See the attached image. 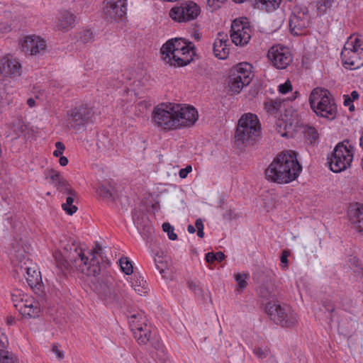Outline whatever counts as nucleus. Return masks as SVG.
Masks as SVG:
<instances>
[{
    "label": "nucleus",
    "instance_id": "nucleus-1",
    "mask_svg": "<svg viewBox=\"0 0 363 363\" xmlns=\"http://www.w3.org/2000/svg\"><path fill=\"white\" fill-rule=\"evenodd\" d=\"M62 247L63 252L55 251L53 253L58 267H67L69 262L77 271L88 277L99 274L101 269V261H103L101 246L96 245L94 250L86 252L74 241L69 240Z\"/></svg>",
    "mask_w": 363,
    "mask_h": 363
},
{
    "label": "nucleus",
    "instance_id": "nucleus-2",
    "mask_svg": "<svg viewBox=\"0 0 363 363\" xmlns=\"http://www.w3.org/2000/svg\"><path fill=\"white\" fill-rule=\"evenodd\" d=\"M301 171L296 153L289 151L279 154L265 171L266 178L278 184H288L294 181Z\"/></svg>",
    "mask_w": 363,
    "mask_h": 363
},
{
    "label": "nucleus",
    "instance_id": "nucleus-3",
    "mask_svg": "<svg viewBox=\"0 0 363 363\" xmlns=\"http://www.w3.org/2000/svg\"><path fill=\"white\" fill-rule=\"evenodd\" d=\"M161 54L163 60L171 66L184 67L193 60L194 45L184 38H176L162 45Z\"/></svg>",
    "mask_w": 363,
    "mask_h": 363
},
{
    "label": "nucleus",
    "instance_id": "nucleus-4",
    "mask_svg": "<svg viewBox=\"0 0 363 363\" xmlns=\"http://www.w3.org/2000/svg\"><path fill=\"white\" fill-rule=\"evenodd\" d=\"M261 125L258 117L253 113H245L238 121L235 134V145L240 150L254 145L259 138Z\"/></svg>",
    "mask_w": 363,
    "mask_h": 363
},
{
    "label": "nucleus",
    "instance_id": "nucleus-5",
    "mask_svg": "<svg viewBox=\"0 0 363 363\" xmlns=\"http://www.w3.org/2000/svg\"><path fill=\"white\" fill-rule=\"evenodd\" d=\"M129 325L134 337L139 344L145 345L151 342L152 345L162 353L160 358L164 359V350L162 344L158 340H153L150 328L147 324L146 317L143 313H137L129 317Z\"/></svg>",
    "mask_w": 363,
    "mask_h": 363
},
{
    "label": "nucleus",
    "instance_id": "nucleus-6",
    "mask_svg": "<svg viewBox=\"0 0 363 363\" xmlns=\"http://www.w3.org/2000/svg\"><path fill=\"white\" fill-rule=\"evenodd\" d=\"M309 102L313 111L319 116L329 120L335 118L337 106L329 91L317 87L310 94Z\"/></svg>",
    "mask_w": 363,
    "mask_h": 363
},
{
    "label": "nucleus",
    "instance_id": "nucleus-7",
    "mask_svg": "<svg viewBox=\"0 0 363 363\" xmlns=\"http://www.w3.org/2000/svg\"><path fill=\"white\" fill-rule=\"evenodd\" d=\"M354 156V147L348 140L337 143L330 156L328 157L330 169L341 172L350 167Z\"/></svg>",
    "mask_w": 363,
    "mask_h": 363
},
{
    "label": "nucleus",
    "instance_id": "nucleus-8",
    "mask_svg": "<svg viewBox=\"0 0 363 363\" xmlns=\"http://www.w3.org/2000/svg\"><path fill=\"white\" fill-rule=\"evenodd\" d=\"M344 66L350 69H357L363 66V43L358 36L351 35L345 43L341 52Z\"/></svg>",
    "mask_w": 363,
    "mask_h": 363
},
{
    "label": "nucleus",
    "instance_id": "nucleus-9",
    "mask_svg": "<svg viewBox=\"0 0 363 363\" xmlns=\"http://www.w3.org/2000/svg\"><path fill=\"white\" fill-rule=\"evenodd\" d=\"M267 313L272 320L285 328H293L298 324L296 313L286 304L269 303L266 307Z\"/></svg>",
    "mask_w": 363,
    "mask_h": 363
},
{
    "label": "nucleus",
    "instance_id": "nucleus-10",
    "mask_svg": "<svg viewBox=\"0 0 363 363\" xmlns=\"http://www.w3.org/2000/svg\"><path fill=\"white\" fill-rule=\"evenodd\" d=\"M252 67L249 63L242 62L231 68L229 74L230 90L238 94L244 86L248 85L252 79Z\"/></svg>",
    "mask_w": 363,
    "mask_h": 363
},
{
    "label": "nucleus",
    "instance_id": "nucleus-11",
    "mask_svg": "<svg viewBox=\"0 0 363 363\" xmlns=\"http://www.w3.org/2000/svg\"><path fill=\"white\" fill-rule=\"evenodd\" d=\"M311 16L306 6L296 5L294 6L290 18V32L294 35H301L306 33L310 24Z\"/></svg>",
    "mask_w": 363,
    "mask_h": 363
},
{
    "label": "nucleus",
    "instance_id": "nucleus-12",
    "mask_svg": "<svg viewBox=\"0 0 363 363\" xmlns=\"http://www.w3.org/2000/svg\"><path fill=\"white\" fill-rule=\"evenodd\" d=\"M15 257L21 263L19 269L26 279L29 286L32 289L36 287L41 283L40 272L38 270L35 264L27 257L23 255L20 250H15Z\"/></svg>",
    "mask_w": 363,
    "mask_h": 363
},
{
    "label": "nucleus",
    "instance_id": "nucleus-13",
    "mask_svg": "<svg viewBox=\"0 0 363 363\" xmlns=\"http://www.w3.org/2000/svg\"><path fill=\"white\" fill-rule=\"evenodd\" d=\"M174 104H162L154 108L153 119L158 127L167 130H176Z\"/></svg>",
    "mask_w": 363,
    "mask_h": 363
},
{
    "label": "nucleus",
    "instance_id": "nucleus-14",
    "mask_svg": "<svg viewBox=\"0 0 363 363\" xmlns=\"http://www.w3.org/2000/svg\"><path fill=\"white\" fill-rule=\"evenodd\" d=\"M251 35L252 29L247 18H236L233 21L230 38L235 45H245L249 43Z\"/></svg>",
    "mask_w": 363,
    "mask_h": 363
},
{
    "label": "nucleus",
    "instance_id": "nucleus-15",
    "mask_svg": "<svg viewBox=\"0 0 363 363\" xmlns=\"http://www.w3.org/2000/svg\"><path fill=\"white\" fill-rule=\"evenodd\" d=\"M173 112L176 123V130L191 127L198 120V112L193 106L174 104Z\"/></svg>",
    "mask_w": 363,
    "mask_h": 363
},
{
    "label": "nucleus",
    "instance_id": "nucleus-16",
    "mask_svg": "<svg viewBox=\"0 0 363 363\" xmlns=\"http://www.w3.org/2000/svg\"><path fill=\"white\" fill-rule=\"evenodd\" d=\"M267 57L271 64L279 69H286L293 60L292 54L289 48L275 45L269 48Z\"/></svg>",
    "mask_w": 363,
    "mask_h": 363
},
{
    "label": "nucleus",
    "instance_id": "nucleus-17",
    "mask_svg": "<svg viewBox=\"0 0 363 363\" xmlns=\"http://www.w3.org/2000/svg\"><path fill=\"white\" fill-rule=\"evenodd\" d=\"M200 13V8L193 1L181 4L179 6L173 7L169 11V16L175 21L182 23L194 20Z\"/></svg>",
    "mask_w": 363,
    "mask_h": 363
},
{
    "label": "nucleus",
    "instance_id": "nucleus-18",
    "mask_svg": "<svg viewBox=\"0 0 363 363\" xmlns=\"http://www.w3.org/2000/svg\"><path fill=\"white\" fill-rule=\"evenodd\" d=\"M93 116L91 108L82 105L67 112L68 123L72 128L79 130Z\"/></svg>",
    "mask_w": 363,
    "mask_h": 363
},
{
    "label": "nucleus",
    "instance_id": "nucleus-19",
    "mask_svg": "<svg viewBox=\"0 0 363 363\" xmlns=\"http://www.w3.org/2000/svg\"><path fill=\"white\" fill-rule=\"evenodd\" d=\"M127 11V0H105L104 14L108 21H118Z\"/></svg>",
    "mask_w": 363,
    "mask_h": 363
},
{
    "label": "nucleus",
    "instance_id": "nucleus-20",
    "mask_svg": "<svg viewBox=\"0 0 363 363\" xmlns=\"http://www.w3.org/2000/svg\"><path fill=\"white\" fill-rule=\"evenodd\" d=\"M20 62L11 55L3 57L0 60V74L3 77L15 78L21 75Z\"/></svg>",
    "mask_w": 363,
    "mask_h": 363
},
{
    "label": "nucleus",
    "instance_id": "nucleus-21",
    "mask_svg": "<svg viewBox=\"0 0 363 363\" xmlns=\"http://www.w3.org/2000/svg\"><path fill=\"white\" fill-rule=\"evenodd\" d=\"M21 47L22 51L26 54L36 55L45 50L46 44L45 41L38 36L28 35L21 40Z\"/></svg>",
    "mask_w": 363,
    "mask_h": 363
},
{
    "label": "nucleus",
    "instance_id": "nucleus-22",
    "mask_svg": "<svg viewBox=\"0 0 363 363\" xmlns=\"http://www.w3.org/2000/svg\"><path fill=\"white\" fill-rule=\"evenodd\" d=\"M347 215L351 228L357 233H363V204L356 203L351 205Z\"/></svg>",
    "mask_w": 363,
    "mask_h": 363
},
{
    "label": "nucleus",
    "instance_id": "nucleus-23",
    "mask_svg": "<svg viewBox=\"0 0 363 363\" xmlns=\"http://www.w3.org/2000/svg\"><path fill=\"white\" fill-rule=\"evenodd\" d=\"M16 310L25 317L35 318L40 315V309L39 303L34 300L33 297L26 296L23 303H19L16 306Z\"/></svg>",
    "mask_w": 363,
    "mask_h": 363
},
{
    "label": "nucleus",
    "instance_id": "nucleus-24",
    "mask_svg": "<svg viewBox=\"0 0 363 363\" xmlns=\"http://www.w3.org/2000/svg\"><path fill=\"white\" fill-rule=\"evenodd\" d=\"M227 42V35L219 33L213 43V53L217 58L225 60L228 57L230 50Z\"/></svg>",
    "mask_w": 363,
    "mask_h": 363
},
{
    "label": "nucleus",
    "instance_id": "nucleus-25",
    "mask_svg": "<svg viewBox=\"0 0 363 363\" xmlns=\"http://www.w3.org/2000/svg\"><path fill=\"white\" fill-rule=\"evenodd\" d=\"M76 16L69 11H60L56 21V26L59 30L67 32L75 24Z\"/></svg>",
    "mask_w": 363,
    "mask_h": 363
},
{
    "label": "nucleus",
    "instance_id": "nucleus-26",
    "mask_svg": "<svg viewBox=\"0 0 363 363\" xmlns=\"http://www.w3.org/2000/svg\"><path fill=\"white\" fill-rule=\"evenodd\" d=\"M28 134V127L22 119L17 118L12 123L9 128V136L12 140L21 138L26 140Z\"/></svg>",
    "mask_w": 363,
    "mask_h": 363
},
{
    "label": "nucleus",
    "instance_id": "nucleus-27",
    "mask_svg": "<svg viewBox=\"0 0 363 363\" xmlns=\"http://www.w3.org/2000/svg\"><path fill=\"white\" fill-rule=\"evenodd\" d=\"M154 261L157 269L162 277L165 278L172 267L170 258L164 255L162 252H158L154 257Z\"/></svg>",
    "mask_w": 363,
    "mask_h": 363
},
{
    "label": "nucleus",
    "instance_id": "nucleus-28",
    "mask_svg": "<svg viewBox=\"0 0 363 363\" xmlns=\"http://www.w3.org/2000/svg\"><path fill=\"white\" fill-rule=\"evenodd\" d=\"M131 286L134 291L140 296L147 293V282L140 276L138 277L135 274L134 275L131 281Z\"/></svg>",
    "mask_w": 363,
    "mask_h": 363
},
{
    "label": "nucleus",
    "instance_id": "nucleus-29",
    "mask_svg": "<svg viewBox=\"0 0 363 363\" xmlns=\"http://www.w3.org/2000/svg\"><path fill=\"white\" fill-rule=\"evenodd\" d=\"M68 196L66 199V203L62 204V209L68 214L73 215L77 210L76 206L73 205L74 197L76 195V192L74 190V194H67Z\"/></svg>",
    "mask_w": 363,
    "mask_h": 363
},
{
    "label": "nucleus",
    "instance_id": "nucleus-30",
    "mask_svg": "<svg viewBox=\"0 0 363 363\" xmlns=\"http://www.w3.org/2000/svg\"><path fill=\"white\" fill-rule=\"evenodd\" d=\"M45 179L53 186L62 177L60 173L53 169H47L44 171Z\"/></svg>",
    "mask_w": 363,
    "mask_h": 363
},
{
    "label": "nucleus",
    "instance_id": "nucleus-31",
    "mask_svg": "<svg viewBox=\"0 0 363 363\" xmlns=\"http://www.w3.org/2000/svg\"><path fill=\"white\" fill-rule=\"evenodd\" d=\"M54 187L63 194H74V189L63 177L57 182Z\"/></svg>",
    "mask_w": 363,
    "mask_h": 363
},
{
    "label": "nucleus",
    "instance_id": "nucleus-32",
    "mask_svg": "<svg viewBox=\"0 0 363 363\" xmlns=\"http://www.w3.org/2000/svg\"><path fill=\"white\" fill-rule=\"evenodd\" d=\"M54 187L63 194H74V189L63 177L57 182Z\"/></svg>",
    "mask_w": 363,
    "mask_h": 363
},
{
    "label": "nucleus",
    "instance_id": "nucleus-33",
    "mask_svg": "<svg viewBox=\"0 0 363 363\" xmlns=\"http://www.w3.org/2000/svg\"><path fill=\"white\" fill-rule=\"evenodd\" d=\"M255 2L262 4V9H265L267 11H271L278 8L281 0H255Z\"/></svg>",
    "mask_w": 363,
    "mask_h": 363
},
{
    "label": "nucleus",
    "instance_id": "nucleus-34",
    "mask_svg": "<svg viewBox=\"0 0 363 363\" xmlns=\"http://www.w3.org/2000/svg\"><path fill=\"white\" fill-rule=\"evenodd\" d=\"M119 265L123 272L130 275L133 272V267L131 262L126 257H122L119 259Z\"/></svg>",
    "mask_w": 363,
    "mask_h": 363
},
{
    "label": "nucleus",
    "instance_id": "nucleus-35",
    "mask_svg": "<svg viewBox=\"0 0 363 363\" xmlns=\"http://www.w3.org/2000/svg\"><path fill=\"white\" fill-rule=\"evenodd\" d=\"M235 281L238 284L237 291L240 293L245 289L247 286V280L248 279V275L246 274H236L235 275Z\"/></svg>",
    "mask_w": 363,
    "mask_h": 363
},
{
    "label": "nucleus",
    "instance_id": "nucleus-36",
    "mask_svg": "<svg viewBox=\"0 0 363 363\" xmlns=\"http://www.w3.org/2000/svg\"><path fill=\"white\" fill-rule=\"evenodd\" d=\"M281 104L280 100H270L264 103V108L267 112L274 113L280 109Z\"/></svg>",
    "mask_w": 363,
    "mask_h": 363
},
{
    "label": "nucleus",
    "instance_id": "nucleus-37",
    "mask_svg": "<svg viewBox=\"0 0 363 363\" xmlns=\"http://www.w3.org/2000/svg\"><path fill=\"white\" fill-rule=\"evenodd\" d=\"M225 255L223 252L219 251L216 253L208 252L206 255L205 259L208 263H212L214 261L222 262L225 259Z\"/></svg>",
    "mask_w": 363,
    "mask_h": 363
},
{
    "label": "nucleus",
    "instance_id": "nucleus-38",
    "mask_svg": "<svg viewBox=\"0 0 363 363\" xmlns=\"http://www.w3.org/2000/svg\"><path fill=\"white\" fill-rule=\"evenodd\" d=\"M304 134L311 140V143L315 142L318 138L317 130L312 126H306L304 129Z\"/></svg>",
    "mask_w": 363,
    "mask_h": 363
},
{
    "label": "nucleus",
    "instance_id": "nucleus-39",
    "mask_svg": "<svg viewBox=\"0 0 363 363\" xmlns=\"http://www.w3.org/2000/svg\"><path fill=\"white\" fill-rule=\"evenodd\" d=\"M27 295L23 294L19 290H16L11 294V301L13 303V306L16 308V306L19 303H23Z\"/></svg>",
    "mask_w": 363,
    "mask_h": 363
},
{
    "label": "nucleus",
    "instance_id": "nucleus-40",
    "mask_svg": "<svg viewBox=\"0 0 363 363\" xmlns=\"http://www.w3.org/2000/svg\"><path fill=\"white\" fill-rule=\"evenodd\" d=\"M188 286L189 289L195 294V295L203 298V289L199 283L191 281L188 282Z\"/></svg>",
    "mask_w": 363,
    "mask_h": 363
},
{
    "label": "nucleus",
    "instance_id": "nucleus-41",
    "mask_svg": "<svg viewBox=\"0 0 363 363\" xmlns=\"http://www.w3.org/2000/svg\"><path fill=\"white\" fill-rule=\"evenodd\" d=\"M287 124L283 120L279 118L277 120L275 123V128L277 132L281 136L284 137L286 135V128Z\"/></svg>",
    "mask_w": 363,
    "mask_h": 363
},
{
    "label": "nucleus",
    "instance_id": "nucleus-42",
    "mask_svg": "<svg viewBox=\"0 0 363 363\" xmlns=\"http://www.w3.org/2000/svg\"><path fill=\"white\" fill-rule=\"evenodd\" d=\"M162 230L167 233L169 240H175L177 239V235L174 232V228L169 223L162 224Z\"/></svg>",
    "mask_w": 363,
    "mask_h": 363
},
{
    "label": "nucleus",
    "instance_id": "nucleus-43",
    "mask_svg": "<svg viewBox=\"0 0 363 363\" xmlns=\"http://www.w3.org/2000/svg\"><path fill=\"white\" fill-rule=\"evenodd\" d=\"M79 40L83 43H88L93 40V33L90 30H84L80 33Z\"/></svg>",
    "mask_w": 363,
    "mask_h": 363
},
{
    "label": "nucleus",
    "instance_id": "nucleus-44",
    "mask_svg": "<svg viewBox=\"0 0 363 363\" xmlns=\"http://www.w3.org/2000/svg\"><path fill=\"white\" fill-rule=\"evenodd\" d=\"M98 194L104 199H110L112 197L110 188L103 184L99 187Z\"/></svg>",
    "mask_w": 363,
    "mask_h": 363
},
{
    "label": "nucleus",
    "instance_id": "nucleus-45",
    "mask_svg": "<svg viewBox=\"0 0 363 363\" xmlns=\"http://www.w3.org/2000/svg\"><path fill=\"white\" fill-rule=\"evenodd\" d=\"M0 363H14V359L7 351L0 350Z\"/></svg>",
    "mask_w": 363,
    "mask_h": 363
},
{
    "label": "nucleus",
    "instance_id": "nucleus-46",
    "mask_svg": "<svg viewBox=\"0 0 363 363\" xmlns=\"http://www.w3.org/2000/svg\"><path fill=\"white\" fill-rule=\"evenodd\" d=\"M253 353L258 358L264 359L268 356V354L269 353V350L267 347L262 348V347H257L253 350Z\"/></svg>",
    "mask_w": 363,
    "mask_h": 363
},
{
    "label": "nucleus",
    "instance_id": "nucleus-47",
    "mask_svg": "<svg viewBox=\"0 0 363 363\" xmlns=\"http://www.w3.org/2000/svg\"><path fill=\"white\" fill-rule=\"evenodd\" d=\"M290 255V252L289 250H284L281 252V255L280 257V260L281 262V268L284 270L288 269L289 267V261L288 257Z\"/></svg>",
    "mask_w": 363,
    "mask_h": 363
},
{
    "label": "nucleus",
    "instance_id": "nucleus-48",
    "mask_svg": "<svg viewBox=\"0 0 363 363\" xmlns=\"http://www.w3.org/2000/svg\"><path fill=\"white\" fill-rule=\"evenodd\" d=\"M278 90L281 94H287L292 91V85L289 80H287L285 83L280 84L278 86Z\"/></svg>",
    "mask_w": 363,
    "mask_h": 363
},
{
    "label": "nucleus",
    "instance_id": "nucleus-49",
    "mask_svg": "<svg viewBox=\"0 0 363 363\" xmlns=\"http://www.w3.org/2000/svg\"><path fill=\"white\" fill-rule=\"evenodd\" d=\"M323 306L325 308L327 311L329 313H333L335 310V305L333 301L330 299H325L323 302Z\"/></svg>",
    "mask_w": 363,
    "mask_h": 363
},
{
    "label": "nucleus",
    "instance_id": "nucleus-50",
    "mask_svg": "<svg viewBox=\"0 0 363 363\" xmlns=\"http://www.w3.org/2000/svg\"><path fill=\"white\" fill-rule=\"evenodd\" d=\"M225 0H207V5L211 8V11L220 8Z\"/></svg>",
    "mask_w": 363,
    "mask_h": 363
},
{
    "label": "nucleus",
    "instance_id": "nucleus-51",
    "mask_svg": "<svg viewBox=\"0 0 363 363\" xmlns=\"http://www.w3.org/2000/svg\"><path fill=\"white\" fill-rule=\"evenodd\" d=\"M345 96V101L344 104L345 106H349L350 104H352L354 100H356L359 98V94L356 91H353L351 93V98L348 96Z\"/></svg>",
    "mask_w": 363,
    "mask_h": 363
},
{
    "label": "nucleus",
    "instance_id": "nucleus-52",
    "mask_svg": "<svg viewBox=\"0 0 363 363\" xmlns=\"http://www.w3.org/2000/svg\"><path fill=\"white\" fill-rule=\"evenodd\" d=\"M56 150L54 151L53 155L55 157H60L62 155L65 147L61 142H57L55 143Z\"/></svg>",
    "mask_w": 363,
    "mask_h": 363
},
{
    "label": "nucleus",
    "instance_id": "nucleus-53",
    "mask_svg": "<svg viewBox=\"0 0 363 363\" xmlns=\"http://www.w3.org/2000/svg\"><path fill=\"white\" fill-rule=\"evenodd\" d=\"M192 171L191 165L186 166L185 168L181 169L179 175L182 179H184L187 177L188 174Z\"/></svg>",
    "mask_w": 363,
    "mask_h": 363
},
{
    "label": "nucleus",
    "instance_id": "nucleus-54",
    "mask_svg": "<svg viewBox=\"0 0 363 363\" xmlns=\"http://www.w3.org/2000/svg\"><path fill=\"white\" fill-rule=\"evenodd\" d=\"M106 298L115 300L116 298V294L115 291H112V289L107 286V289L104 292Z\"/></svg>",
    "mask_w": 363,
    "mask_h": 363
},
{
    "label": "nucleus",
    "instance_id": "nucleus-55",
    "mask_svg": "<svg viewBox=\"0 0 363 363\" xmlns=\"http://www.w3.org/2000/svg\"><path fill=\"white\" fill-rule=\"evenodd\" d=\"M331 4V0H323V2L318 6V10L319 13H323L326 9L330 7Z\"/></svg>",
    "mask_w": 363,
    "mask_h": 363
},
{
    "label": "nucleus",
    "instance_id": "nucleus-56",
    "mask_svg": "<svg viewBox=\"0 0 363 363\" xmlns=\"http://www.w3.org/2000/svg\"><path fill=\"white\" fill-rule=\"evenodd\" d=\"M9 344L7 337L2 332L0 333V347L6 348Z\"/></svg>",
    "mask_w": 363,
    "mask_h": 363
},
{
    "label": "nucleus",
    "instance_id": "nucleus-57",
    "mask_svg": "<svg viewBox=\"0 0 363 363\" xmlns=\"http://www.w3.org/2000/svg\"><path fill=\"white\" fill-rule=\"evenodd\" d=\"M52 350L57 355L59 359H62L64 358V353L59 350L57 345H54Z\"/></svg>",
    "mask_w": 363,
    "mask_h": 363
},
{
    "label": "nucleus",
    "instance_id": "nucleus-58",
    "mask_svg": "<svg viewBox=\"0 0 363 363\" xmlns=\"http://www.w3.org/2000/svg\"><path fill=\"white\" fill-rule=\"evenodd\" d=\"M195 227L197 230L202 229L203 230V223L201 218H198L195 222Z\"/></svg>",
    "mask_w": 363,
    "mask_h": 363
},
{
    "label": "nucleus",
    "instance_id": "nucleus-59",
    "mask_svg": "<svg viewBox=\"0 0 363 363\" xmlns=\"http://www.w3.org/2000/svg\"><path fill=\"white\" fill-rule=\"evenodd\" d=\"M59 163L61 166H66L68 164V159L65 156H60Z\"/></svg>",
    "mask_w": 363,
    "mask_h": 363
},
{
    "label": "nucleus",
    "instance_id": "nucleus-60",
    "mask_svg": "<svg viewBox=\"0 0 363 363\" xmlns=\"http://www.w3.org/2000/svg\"><path fill=\"white\" fill-rule=\"evenodd\" d=\"M27 104H28L30 107H33V106H35V99H33V98H29V99L27 100Z\"/></svg>",
    "mask_w": 363,
    "mask_h": 363
},
{
    "label": "nucleus",
    "instance_id": "nucleus-61",
    "mask_svg": "<svg viewBox=\"0 0 363 363\" xmlns=\"http://www.w3.org/2000/svg\"><path fill=\"white\" fill-rule=\"evenodd\" d=\"M187 230L189 233H194L196 231L195 227L191 225H189L187 227Z\"/></svg>",
    "mask_w": 363,
    "mask_h": 363
},
{
    "label": "nucleus",
    "instance_id": "nucleus-62",
    "mask_svg": "<svg viewBox=\"0 0 363 363\" xmlns=\"http://www.w3.org/2000/svg\"><path fill=\"white\" fill-rule=\"evenodd\" d=\"M197 235L201 238H203V236H204L203 230H202V229L197 230Z\"/></svg>",
    "mask_w": 363,
    "mask_h": 363
},
{
    "label": "nucleus",
    "instance_id": "nucleus-63",
    "mask_svg": "<svg viewBox=\"0 0 363 363\" xmlns=\"http://www.w3.org/2000/svg\"><path fill=\"white\" fill-rule=\"evenodd\" d=\"M359 145L363 148V130L361 133V135L359 138Z\"/></svg>",
    "mask_w": 363,
    "mask_h": 363
},
{
    "label": "nucleus",
    "instance_id": "nucleus-64",
    "mask_svg": "<svg viewBox=\"0 0 363 363\" xmlns=\"http://www.w3.org/2000/svg\"><path fill=\"white\" fill-rule=\"evenodd\" d=\"M348 106H349L350 111H353L354 109L353 104H350V105Z\"/></svg>",
    "mask_w": 363,
    "mask_h": 363
}]
</instances>
